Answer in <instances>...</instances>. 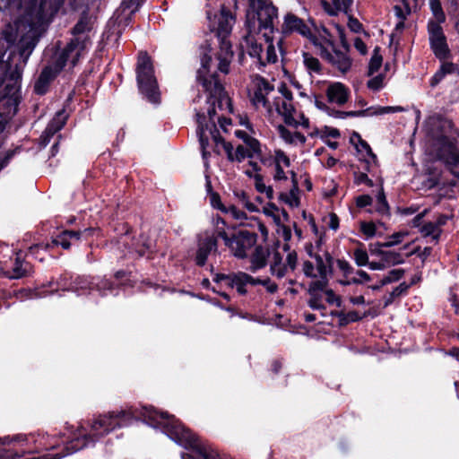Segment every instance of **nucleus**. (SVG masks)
Here are the masks:
<instances>
[{
    "instance_id": "obj_3",
    "label": "nucleus",
    "mask_w": 459,
    "mask_h": 459,
    "mask_svg": "<svg viewBox=\"0 0 459 459\" xmlns=\"http://www.w3.org/2000/svg\"><path fill=\"white\" fill-rule=\"evenodd\" d=\"M216 235L223 239L225 246L238 259L247 258V251L255 246L258 238L256 233L246 230H239L230 236L223 228L219 227Z\"/></svg>"
},
{
    "instance_id": "obj_27",
    "label": "nucleus",
    "mask_w": 459,
    "mask_h": 459,
    "mask_svg": "<svg viewBox=\"0 0 459 459\" xmlns=\"http://www.w3.org/2000/svg\"><path fill=\"white\" fill-rule=\"evenodd\" d=\"M377 256H380L387 266H394L404 263V259L399 252L395 251H377Z\"/></svg>"
},
{
    "instance_id": "obj_24",
    "label": "nucleus",
    "mask_w": 459,
    "mask_h": 459,
    "mask_svg": "<svg viewBox=\"0 0 459 459\" xmlns=\"http://www.w3.org/2000/svg\"><path fill=\"white\" fill-rule=\"evenodd\" d=\"M307 292L309 295L307 303L310 308H326L325 305L322 302L323 292L321 290L308 285Z\"/></svg>"
},
{
    "instance_id": "obj_15",
    "label": "nucleus",
    "mask_w": 459,
    "mask_h": 459,
    "mask_svg": "<svg viewBox=\"0 0 459 459\" xmlns=\"http://www.w3.org/2000/svg\"><path fill=\"white\" fill-rule=\"evenodd\" d=\"M21 253L22 252L20 251L16 254V257L13 262L11 268L4 272L6 277L10 279H20L30 274L32 266L30 263L22 258Z\"/></svg>"
},
{
    "instance_id": "obj_50",
    "label": "nucleus",
    "mask_w": 459,
    "mask_h": 459,
    "mask_svg": "<svg viewBox=\"0 0 459 459\" xmlns=\"http://www.w3.org/2000/svg\"><path fill=\"white\" fill-rule=\"evenodd\" d=\"M245 143L247 144V146L248 147L249 150L253 151V152L255 153V156L260 158L262 162H264V160L261 158L262 150H261V143H260L259 140L251 136L249 138V140L247 142H246Z\"/></svg>"
},
{
    "instance_id": "obj_55",
    "label": "nucleus",
    "mask_w": 459,
    "mask_h": 459,
    "mask_svg": "<svg viewBox=\"0 0 459 459\" xmlns=\"http://www.w3.org/2000/svg\"><path fill=\"white\" fill-rule=\"evenodd\" d=\"M114 230L117 232L118 236L122 237L130 235L133 231V228L127 222H118L115 226Z\"/></svg>"
},
{
    "instance_id": "obj_37",
    "label": "nucleus",
    "mask_w": 459,
    "mask_h": 459,
    "mask_svg": "<svg viewBox=\"0 0 459 459\" xmlns=\"http://www.w3.org/2000/svg\"><path fill=\"white\" fill-rule=\"evenodd\" d=\"M322 6L329 16H337L338 13L342 11V0H333V4L326 0H323Z\"/></svg>"
},
{
    "instance_id": "obj_22",
    "label": "nucleus",
    "mask_w": 459,
    "mask_h": 459,
    "mask_svg": "<svg viewBox=\"0 0 459 459\" xmlns=\"http://www.w3.org/2000/svg\"><path fill=\"white\" fill-rule=\"evenodd\" d=\"M333 62H332L331 65L335 66L342 74L349 72L352 65L351 58L337 48H333Z\"/></svg>"
},
{
    "instance_id": "obj_10",
    "label": "nucleus",
    "mask_w": 459,
    "mask_h": 459,
    "mask_svg": "<svg viewBox=\"0 0 459 459\" xmlns=\"http://www.w3.org/2000/svg\"><path fill=\"white\" fill-rule=\"evenodd\" d=\"M133 249L139 257H146L148 260L154 259L158 253L156 241L143 233L133 243Z\"/></svg>"
},
{
    "instance_id": "obj_20",
    "label": "nucleus",
    "mask_w": 459,
    "mask_h": 459,
    "mask_svg": "<svg viewBox=\"0 0 459 459\" xmlns=\"http://www.w3.org/2000/svg\"><path fill=\"white\" fill-rule=\"evenodd\" d=\"M78 45V39H72L63 48L56 60V66L58 68V71H61L66 65L71 54L74 52Z\"/></svg>"
},
{
    "instance_id": "obj_28",
    "label": "nucleus",
    "mask_w": 459,
    "mask_h": 459,
    "mask_svg": "<svg viewBox=\"0 0 459 459\" xmlns=\"http://www.w3.org/2000/svg\"><path fill=\"white\" fill-rule=\"evenodd\" d=\"M270 255L269 249L264 250L262 246H256L252 255L251 264H256V266L264 268L267 264V258Z\"/></svg>"
},
{
    "instance_id": "obj_18",
    "label": "nucleus",
    "mask_w": 459,
    "mask_h": 459,
    "mask_svg": "<svg viewBox=\"0 0 459 459\" xmlns=\"http://www.w3.org/2000/svg\"><path fill=\"white\" fill-rule=\"evenodd\" d=\"M440 62L441 65L438 70L433 74V76L429 80V85L432 88L437 86L447 74L459 75L458 63L448 62L446 60H443Z\"/></svg>"
},
{
    "instance_id": "obj_13",
    "label": "nucleus",
    "mask_w": 459,
    "mask_h": 459,
    "mask_svg": "<svg viewBox=\"0 0 459 459\" xmlns=\"http://www.w3.org/2000/svg\"><path fill=\"white\" fill-rule=\"evenodd\" d=\"M58 72V70L55 71L51 66H45L34 83V92L40 96L45 95Z\"/></svg>"
},
{
    "instance_id": "obj_34",
    "label": "nucleus",
    "mask_w": 459,
    "mask_h": 459,
    "mask_svg": "<svg viewBox=\"0 0 459 459\" xmlns=\"http://www.w3.org/2000/svg\"><path fill=\"white\" fill-rule=\"evenodd\" d=\"M276 111L277 113L283 117L284 123L289 126L297 128L299 126V122H298L294 118V113L296 112L295 107H290V111L281 112V109L277 105L276 106Z\"/></svg>"
},
{
    "instance_id": "obj_57",
    "label": "nucleus",
    "mask_w": 459,
    "mask_h": 459,
    "mask_svg": "<svg viewBox=\"0 0 459 459\" xmlns=\"http://www.w3.org/2000/svg\"><path fill=\"white\" fill-rule=\"evenodd\" d=\"M277 132L279 133L280 136L289 144H293V134L291 132L285 127L283 125H279L277 126Z\"/></svg>"
},
{
    "instance_id": "obj_46",
    "label": "nucleus",
    "mask_w": 459,
    "mask_h": 459,
    "mask_svg": "<svg viewBox=\"0 0 459 459\" xmlns=\"http://www.w3.org/2000/svg\"><path fill=\"white\" fill-rule=\"evenodd\" d=\"M359 229L367 238H371L377 234V226L373 221H361Z\"/></svg>"
},
{
    "instance_id": "obj_59",
    "label": "nucleus",
    "mask_w": 459,
    "mask_h": 459,
    "mask_svg": "<svg viewBox=\"0 0 459 459\" xmlns=\"http://www.w3.org/2000/svg\"><path fill=\"white\" fill-rule=\"evenodd\" d=\"M335 28L338 31V35H339V38H340V41H341V45L342 47L348 52L350 51L351 49V46L346 39V34H345V30L344 28L340 25V24H336L335 25Z\"/></svg>"
},
{
    "instance_id": "obj_41",
    "label": "nucleus",
    "mask_w": 459,
    "mask_h": 459,
    "mask_svg": "<svg viewBox=\"0 0 459 459\" xmlns=\"http://www.w3.org/2000/svg\"><path fill=\"white\" fill-rule=\"evenodd\" d=\"M22 151V146H16L14 149L8 150L3 156H0V171L4 169L11 161V160L16 155L20 153Z\"/></svg>"
},
{
    "instance_id": "obj_19",
    "label": "nucleus",
    "mask_w": 459,
    "mask_h": 459,
    "mask_svg": "<svg viewBox=\"0 0 459 459\" xmlns=\"http://www.w3.org/2000/svg\"><path fill=\"white\" fill-rule=\"evenodd\" d=\"M213 83L208 92L207 102H211L212 99L220 97H227V106L230 113H233V105L231 99L228 96L224 86L221 84L218 78V74H212Z\"/></svg>"
},
{
    "instance_id": "obj_39",
    "label": "nucleus",
    "mask_w": 459,
    "mask_h": 459,
    "mask_svg": "<svg viewBox=\"0 0 459 459\" xmlns=\"http://www.w3.org/2000/svg\"><path fill=\"white\" fill-rule=\"evenodd\" d=\"M196 81L201 84L205 92H209L213 83V79L208 78L207 74H204L202 69H198L196 72Z\"/></svg>"
},
{
    "instance_id": "obj_60",
    "label": "nucleus",
    "mask_w": 459,
    "mask_h": 459,
    "mask_svg": "<svg viewBox=\"0 0 459 459\" xmlns=\"http://www.w3.org/2000/svg\"><path fill=\"white\" fill-rule=\"evenodd\" d=\"M26 436L22 434H18L13 436L12 438L9 436L0 437V445L5 446L10 445L12 442H24L26 441Z\"/></svg>"
},
{
    "instance_id": "obj_54",
    "label": "nucleus",
    "mask_w": 459,
    "mask_h": 459,
    "mask_svg": "<svg viewBox=\"0 0 459 459\" xmlns=\"http://www.w3.org/2000/svg\"><path fill=\"white\" fill-rule=\"evenodd\" d=\"M336 264L338 268L342 272L343 276L347 278L350 274L353 273L354 268L345 259H337Z\"/></svg>"
},
{
    "instance_id": "obj_52",
    "label": "nucleus",
    "mask_w": 459,
    "mask_h": 459,
    "mask_svg": "<svg viewBox=\"0 0 459 459\" xmlns=\"http://www.w3.org/2000/svg\"><path fill=\"white\" fill-rule=\"evenodd\" d=\"M354 182L357 185L365 184L368 187L374 186V181L368 178L366 172H354Z\"/></svg>"
},
{
    "instance_id": "obj_16",
    "label": "nucleus",
    "mask_w": 459,
    "mask_h": 459,
    "mask_svg": "<svg viewBox=\"0 0 459 459\" xmlns=\"http://www.w3.org/2000/svg\"><path fill=\"white\" fill-rule=\"evenodd\" d=\"M196 124L197 130L196 134L199 138L200 148L202 152V156L204 159H207L211 153L206 150L209 145V138L205 134V131L210 132L209 124L206 122V116L204 113H196Z\"/></svg>"
},
{
    "instance_id": "obj_7",
    "label": "nucleus",
    "mask_w": 459,
    "mask_h": 459,
    "mask_svg": "<svg viewBox=\"0 0 459 459\" xmlns=\"http://www.w3.org/2000/svg\"><path fill=\"white\" fill-rule=\"evenodd\" d=\"M21 94L13 86H4V79H0V117L7 123L18 112Z\"/></svg>"
},
{
    "instance_id": "obj_35",
    "label": "nucleus",
    "mask_w": 459,
    "mask_h": 459,
    "mask_svg": "<svg viewBox=\"0 0 459 459\" xmlns=\"http://www.w3.org/2000/svg\"><path fill=\"white\" fill-rule=\"evenodd\" d=\"M290 174L291 177V184H292L291 188L290 190V195L293 199V204L295 205V207H299L300 204V198L299 197V187L297 174L293 170L290 171Z\"/></svg>"
},
{
    "instance_id": "obj_42",
    "label": "nucleus",
    "mask_w": 459,
    "mask_h": 459,
    "mask_svg": "<svg viewBox=\"0 0 459 459\" xmlns=\"http://www.w3.org/2000/svg\"><path fill=\"white\" fill-rule=\"evenodd\" d=\"M22 151V146H16L14 149L8 150L3 156H0V171L4 169L11 161V160L16 155L20 153Z\"/></svg>"
},
{
    "instance_id": "obj_62",
    "label": "nucleus",
    "mask_w": 459,
    "mask_h": 459,
    "mask_svg": "<svg viewBox=\"0 0 459 459\" xmlns=\"http://www.w3.org/2000/svg\"><path fill=\"white\" fill-rule=\"evenodd\" d=\"M210 134L212 135V140L216 144H222L226 142V140L221 135L215 122L212 123V127H210Z\"/></svg>"
},
{
    "instance_id": "obj_12",
    "label": "nucleus",
    "mask_w": 459,
    "mask_h": 459,
    "mask_svg": "<svg viewBox=\"0 0 459 459\" xmlns=\"http://www.w3.org/2000/svg\"><path fill=\"white\" fill-rule=\"evenodd\" d=\"M218 247L217 238L214 236L205 238L198 246L195 262L197 266L203 267L207 262V258L212 251H216Z\"/></svg>"
},
{
    "instance_id": "obj_47",
    "label": "nucleus",
    "mask_w": 459,
    "mask_h": 459,
    "mask_svg": "<svg viewBox=\"0 0 459 459\" xmlns=\"http://www.w3.org/2000/svg\"><path fill=\"white\" fill-rule=\"evenodd\" d=\"M211 205L221 212L228 213V207L223 204L221 200V195L217 192H212L209 195Z\"/></svg>"
},
{
    "instance_id": "obj_17",
    "label": "nucleus",
    "mask_w": 459,
    "mask_h": 459,
    "mask_svg": "<svg viewBox=\"0 0 459 459\" xmlns=\"http://www.w3.org/2000/svg\"><path fill=\"white\" fill-rule=\"evenodd\" d=\"M326 96L329 102H334L342 106L348 101L350 91L343 83L333 82L327 88Z\"/></svg>"
},
{
    "instance_id": "obj_49",
    "label": "nucleus",
    "mask_w": 459,
    "mask_h": 459,
    "mask_svg": "<svg viewBox=\"0 0 459 459\" xmlns=\"http://www.w3.org/2000/svg\"><path fill=\"white\" fill-rule=\"evenodd\" d=\"M348 28L354 33H361L364 31L363 24L352 14L348 16Z\"/></svg>"
},
{
    "instance_id": "obj_26",
    "label": "nucleus",
    "mask_w": 459,
    "mask_h": 459,
    "mask_svg": "<svg viewBox=\"0 0 459 459\" xmlns=\"http://www.w3.org/2000/svg\"><path fill=\"white\" fill-rule=\"evenodd\" d=\"M409 289L410 284L406 281L400 283L392 290V292L384 298V307H387L392 305L396 298L406 295Z\"/></svg>"
},
{
    "instance_id": "obj_33",
    "label": "nucleus",
    "mask_w": 459,
    "mask_h": 459,
    "mask_svg": "<svg viewBox=\"0 0 459 459\" xmlns=\"http://www.w3.org/2000/svg\"><path fill=\"white\" fill-rule=\"evenodd\" d=\"M89 25V17H88V14L83 12L78 22H76V24L74 26V28L72 29V34L74 36H77V35H80V34H82L84 33L86 30H89L90 28L88 27Z\"/></svg>"
},
{
    "instance_id": "obj_56",
    "label": "nucleus",
    "mask_w": 459,
    "mask_h": 459,
    "mask_svg": "<svg viewBox=\"0 0 459 459\" xmlns=\"http://www.w3.org/2000/svg\"><path fill=\"white\" fill-rule=\"evenodd\" d=\"M356 206L359 209L370 206L373 204V198L369 195H360L355 199Z\"/></svg>"
},
{
    "instance_id": "obj_11",
    "label": "nucleus",
    "mask_w": 459,
    "mask_h": 459,
    "mask_svg": "<svg viewBox=\"0 0 459 459\" xmlns=\"http://www.w3.org/2000/svg\"><path fill=\"white\" fill-rule=\"evenodd\" d=\"M281 32L284 35H290L298 32L301 36L309 33V27L305 23L304 20L298 17L292 13H288L284 16V22L281 26Z\"/></svg>"
},
{
    "instance_id": "obj_30",
    "label": "nucleus",
    "mask_w": 459,
    "mask_h": 459,
    "mask_svg": "<svg viewBox=\"0 0 459 459\" xmlns=\"http://www.w3.org/2000/svg\"><path fill=\"white\" fill-rule=\"evenodd\" d=\"M353 243H356L359 247L354 250V260L358 266H365L368 265V255L364 248V244L359 240L351 239Z\"/></svg>"
},
{
    "instance_id": "obj_29",
    "label": "nucleus",
    "mask_w": 459,
    "mask_h": 459,
    "mask_svg": "<svg viewBox=\"0 0 459 459\" xmlns=\"http://www.w3.org/2000/svg\"><path fill=\"white\" fill-rule=\"evenodd\" d=\"M376 212L381 215H386L388 217L391 216L390 206L382 186L377 195Z\"/></svg>"
},
{
    "instance_id": "obj_40",
    "label": "nucleus",
    "mask_w": 459,
    "mask_h": 459,
    "mask_svg": "<svg viewBox=\"0 0 459 459\" xmlns=\"http://www.w3.org/2000/svg\"><path fill=\"white\" fill-rule=\"evenodd\" d=\"M362 319V316L359 314V312L352 310L348 313L344 312V317L341 318L339 321V326L344 327L348 325L350 323L359 322Z\"/></svg>"
},
{
    "instance_id": "obj_63",
    "label": "nucleus",
    "mask_w": 459,
    "mask_h": 459,
    "mask_svg": "<svg viewBox=\"0 0 459 459\" xmlns=\"http://www.w3.org/2000/svg\"><path fill=\"white\" fill-rule=\"evenodd\" d=\"M339 138L341 136V133L337 128H332L330 126H325L323 129V134H321V139L325 140L326 137Z\"/></svg>"
},
{
    "instance_id": "obj_44",
    "label": "nucleus",
    "mask_w": 459,
    "mask_h": 459,
    "mask_svg": "<svg viewBox=\"0 0 459 459\" xmlns=\"http://www.w3.org/2000/svg\"><path fill=\"white\" fill-rule=\"evenodd\" d=\"M405 271L403 268L393 269L388 272V274L384 277L383 284H389L398 281L404 276Z\"/></svg>"
},
{
    "instance_id": "obj_48",
    "label": "nucleus",
    "mask_w": 459,
    "mask_h": 459,
    "mask_svg": "<svg viewBox=\"0 0 459 459\" xmlns=\"http://www.w3.org/2000/svg\"><path fill=\"white\" fill-rule=\"evenodd\" d=\"M50 247H55V246L52 243L51 244H47L45 246L43 244L32 245L28 249V255H30L34 256L35 258H38L39 261H43L44 258L39 256V251L40 250H47Z\"/></svg>"
},
{
    "instance_id": "obj_58",
    "label": "nucleus",
    "mask_w": 459,
    "mask_h": 459,
    "mask_svg": "<svg viewBox=\"0 0 459 459\" xmlns=\"http://www.w3.org/2000/svg\"><path fill=\"white\" fill-rule=\"evenodd\" d=\"M274 154H275V157H274L275 164H276V162H279V164H281V162H282L286 167L290 166V160L282 150H281V149L275 150Z\"/></svg>"
},
{
    "instance_id": "obj_51",
    "label": "nucleus",
    "mask_w": 459,
    "mask_h": 459,
    "mask_svg": "<svg viewBox=\"0 0 459 459\" xmlns=\"http://www.w3.org/2000/svg\"><path fill=\"white\" fill-rule=\"evenodd\" d=\"M328 275L329 274H325V275H319L320 279L319 280H316V281H312L309 282L308 285L316 288V290H321L322 292L328 290L327 289V286H328V283H329V279H328Z\"/></svg>"
},
{
    "instance_id": "obj_31",
    "label": "nucleus",
    "mask_w": 459,
    "mask_h": 459,
    "mask_svg": "<svg viewBox=\"0 0 459 459\" xmlns=\"http://www.w3.org/2000/svg\"><path fill=\"white\" fill-rule=\"evenodd\" d=\"M303 58L304 65L308 71L314 72L316 74H321L322 65L316 57H314L309 53L304 52Z\"/></svg>"
},
{
    "instance_id": "obj_43",
    "label": "nucleus",
    "mask_w": 459,
    "mask_h": 459,
    "mask_svg": "<svg viewBox=\"0 0 459 459\" xmlns=\"http://www.w3.org/2000/svg\"><path fill=\"white\" fill-rule=\"evenodd\" d=\"M385 77L384 74L376 75L367 82V87L373 91H380L384 87Z\"/></svg>"
},
{
    "instance_id": "obj_4",
    "label": "nucleus",
    "mask_w": 459,
    "mask_h": 459,
    "mask_svg": "<svg viewBox=\"0 0 459 459\" xmlns=\"http://www.w3.org/2000/svg\"><path fill=\"white\" fill-rule=\"evenodd\" d=\"M73 288V281L67 273L61 274L56 281L53 279L40 285H37L33 289L22 288L17 291V297L21 299L42 298L48 294L54 293L59 290H65Z\"/></svg>"
},
{
    "instance_id": "obj_64",
    "label": "nucleus",
    "mask_w": 459,
    "mask_h": 459,
    "mask_svg": "<svg viewBox=\"0 0 459 459\" xmlns=\"http://www.w3.org/2000/svg\"><path fill=\"white\" fill-rule=\"evenodd\" d=\"M240 273L241 272H238L236 273V277H237L236 289L239 295L244 296L247 293V290L246 289V285L247 284V282H246L244 281V278L240 277Z\"/></svg>"
},
{
    "instance_id": "obj_1",
    "label": "nucleus",
    "mask_w": 459,
    "mask_h": 459,
    "mask_svg": "<svg viewBox=\"0 0 459 459\" xmlns=\"http://www.w3.org/2000/svg\"><path fill=\"white\" fill-rule=\"evenodd\" d=\"M459 130L452 120L439 119L433 134L437 158L446 167L459 166V148L457 144Z\"/></svg>"
},
{
    "instance_id": "obj_32",
    "label": "nucleus",
    "mask_w": 459,
    "mask_h": 459,
    "mask_svg": "<svg viewBox=\"0 0 459 459\" xmlns=\"http://www.w3.org/2000/svg\"><path fill=\"white\" fill-rule=\"evenodd\" d=\"M429 7L436 19L434 20L436 22L443 23L446 22V14L440 0H429Z\"/></svg>"
},
{
    "instance_id": "obj_8",
    "label": "nucleus",
    "mask_w": 459,
    "mask_h": 459,
    "mask_svg": "<svg viewBox=\"0 0 459 459\" xmlns=\"http://www.w3.org/2000/svg\"><path fill=\"white\" fill-rule=\"evenodd\" d=\"M73 289L76 290L98 291L101 296L112 293L117 289L116 282L110 279L100 277L78 276L73 281Z\"/></svg>"
},
{
    "instance_id": "obj_6",
    "label": "nucleus",
    "mask_w": 459,
    "mask_h": 459,
    "mask_svg": "<svg viewBox=\"0 0 459 459\" xmlns=\"http://www.w3.org/2000/svg\"><path fill=\"white\" fill-rule=\"evenodd\" d=\"M440 24L430 19L428 22V32L430 49L439 61H443L451 57V50Z\"/></svg>"
},
{
    "instance_id": "obj_38",
    "label": "nucleus",
    "mask_w": 459,
    "mask_h": 459,
    "mask_svg": "<svg viewBox=\"0 0 459 459\" xmlns=\"http://www.w3.org/2000/svg\"><path fill=\"white\" fill-rule=\"evenodd\" d=\"M263 52V45L255 40H251L248 47V55L253 58H257L261 65L265 66V62L262 60L261 53Z\"/></svg>"
},
{
    "instance_id": "obj_25",
    "label": "nucleus",
    "mask_w": 459,
    "mask_h": 459,
    "mask_svg": "<svg viewBox=\"0 0 459 459\" xmlns=\"http://www.w3.org/2000/svg\"><path fill=\"white\" fill-rule=\"evenodd\" d=\"M381 48L378 46H376L373 49L372 56L369 60L368 66V76H372L375 73L378 72V70L381 68L383 64V56L381 55Z\"/></svg>"
},
{
    "instance_id": "obj_14",
    "label": "nucleus",
    "mask_w": 459,
    "mask_h": 459,
    "mask_svg": "<svg viewBox=\"0 0 459 459\" xmlns=\"http://www.w3.org/2000/svg\"><path fill=\"white\" fill-rule=\"evenodd\" d=\"M231 21L234 22L235 17L226 4L222 3L221 4L220 16L216 28V33L219 37L225 39L230 34L232 30Z\"/></svg>"
},
{
    "instance_id": "obj_36",
    "label": "nucleus",
    "mask_w": 459,
    "mask_h": 459,
    "mask_svg": "<svg viewBox=\"0 0 459 459\" xmlns=\"http://www.w3.org/2000/svg\"><path fill=\"white\" fill-rule=\"evenodd\" d=\"M132 272L127 270H118L114 273L115 280L120 281L119 284L116 283L117 290L119 288V285L126 287V286H134L131 283L130 277H131Z\"/></svg>"
},
{
    "instance_id": "obj_53",
    "label": "nucleus",
    "mask_w": 459,
    "mask_h": 459,
    "mask_svg": "<svg viewBox=\"0 0 459 459\" xmlns=\"http://www.w3.org/2000/svg\"><path fill=\"white\" fill-rule=\"evenodd\" d=\"M256 80H257V86H256L255 90H260L261 92H263V91H266V93H269L274 90V86L273 84H271L268 82V80L265 79L264 77L257 74Z\"/></svg>"
},
{
    "instance_id": "obj_61",
    "label": "nucleus",
    "mask_w": 459,
    "mask_h": 459,
    "mask_svg": "<svg viewBox=\"0 0 459 459\" xmlns=\"http://www.w3.org/2000/svg\"><path fill=\"white\" fill-rule=\"evenodd\" d=\"M252 101L254 104L255 102L261 103L263 105V107H264V108L270 107L269 100L266 98V96L263 92H261L260 90L255 91L254 99Z\"/></svg>"
},
{
    "instance_id": "obj_9",
    "label": "nucleus",
    "mask_w": 459,
    "mask_h": 459,
    "mask_svg": "<svg viewBox=\"0 0 459 459\" xmlns=\"http://www.w3.org/2000/svg\"><path fill=\"white\" fill-rule=\"evenodd\" d=\"M100 230L98 228H86L83 230H65L52 238V244L56 247L61 246L62 248L68 250L72 245L80 241L82 238L88 239Z\"/></svg>"
},
{
    "instance_id": "obj_45",
    "label": "nucleus",
    "mask_w": 459,
    "mask_h": 459,
    "mask_svg": "<svg viewBox=\"0 0 459 459\" xmlns=\"http://www.w3.org/2000/svg\"><path fill=\"white\" fill-rule=\"evenodd\" d=\"M265 37V39L267 42H269V45L267 47V49H266V63L268 64H274L277 62L278 58H277V55H276V52H275V48L273 44V39L268 36L266 33L264 35Z\"/></svg>"
},
{
    "instance_id": "obj_23",
    "label": "nucleus",
    "mask_w": 459,
    "mask_h": 459,
    "mask_svg": "<svg viewBox=\"0 0 459 459\" xmlns=\"http://www.w3.org/2000/svg\"><path fill=\"white\" fill-rule=\"evenodd\" d=\"M7 70L6 76L8 78V82H5L4 79V86H13L20 92V82L22 80V70L18 65H15L14 68L12 69V65L9 61H7Z\"/></svg>"
},
{
    "instance_id": "obj_2",
    "label": "nucleus",
    "mask_w": 459,
    "mask_h": 459,
    "mask_svg": "<svg viewBox=\"0 0 459 459\" xmlns=\"http://www.w3.org/2000/svg\"><path fill=\"white\" fill-rule=\"evenodd\" d=\"M136 82L139 93L148 102L158 105L161 101L159 83L155 76L152 56L147 51L138 54L136 67Z\"/></svg>"
},
{
    "instance_id": "obj_5",
    "label": "nucleus",
    "mask_w": 459,
    "mask_h": 459,
    "mask_svg": "<svg viewBox=\"0 0 459 459\" xmlns=\"http://www.w3.org/2000/svg\"><path fill=\"white\" fill-rule=\"evenodd\" d=\"M255 13L253 18L247 19L246 25L249 31L255 27V16L258 21L259 30H270V32L274 31L273 20L278 17V8L273 4L272 0H258L255 2V7L253 9Z\"/></svg>"
},
{
    "instance_id": "obj_21",
    "label": "nucleus",
    "mask_w": 459,
    "mask_h": 459,
    "mask_svg": "<svg viewBox=\"0 0 459 459\" xmlns=\"http://www.w3.org/2000/svg\"><path fill=\"white\" fill-rule=\"evenodd\" d=\"M67 118L68 115L65 113V109L56 112L54 118L48 124L45 131H47V133L50 135L54 136L65 126Z\"/></svg>"
}]
</instances>
